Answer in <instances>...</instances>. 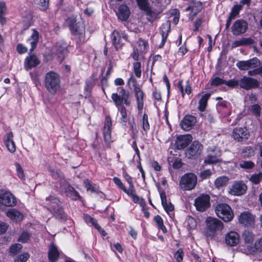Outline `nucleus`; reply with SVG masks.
Instances as JSON below:
<instances>
[{"label":"nucleus","instance_id":"40","mask_svg":"<svg viewBox=\"0 0 262 262\" xmlns=\"http://www.w3.org/2000/svg\"><path fill=\"white\" fill-rule=\"evenodd\" d=\"M241 155L244 159L251 158L255 155L254 148L250 146H246L242 149Z\"/></svg>","mask_w":262,"mask_h":262},{"label":"nucleus","instance_id":"37","mask_svg":"<svg viewBox=\"0 0 262 262\" xmlns=\"http://www.w3.org/2000/svg\"><path fill=\"white\" fill-rule=\"evenodd\" d=\"M143 11L145 12L147 15V19L149 21H152L157 19L161 13L160 11L152 9L149 6L147 7V9H144Z\"/></svg>","mask_w":262,"mask_h":262},{"label":"nucleus","instance_id":"21","mask_svg":"<svg viewBox=\"0 0 262 262\" xmlns=\"http://www.w3.org/2000/svg\"><path fill=\"white\" fill-rule=\"evenodd\" d=\"M239 241V235L235 231H231L226 234L225 242L227 245L233 247L237 245Z\"/></svg>","mask_w":262,"mask_h":262},{"label":"nucleus","instance_id":"14","mask_svg":"<svg viewBox=\"0 0 262 262\" xmlns=\"http://www.w3.org/2000/svg\"><path fill=\"white\" fill-rule=\"evenodd\" d=\"M192 140V137L190 134L179 135L175 140L174 148L178 150H183L191 143Z\"/></svg>","mask_w":262,"mask_h":262},{"label":"nucleus","instance_id":"16","mask_svg":"<svg viewBox=\"0 0 262 262\" xmlns=\"http://www.w3.org/2000/svg\"><path fill=\"white\" fill-rule=\"evenodd\" d=\"M256 216L249 211L242 212L238 217L239 223L246 227H253L255 222Z\"/></svg>","mask_w":262,"mask_h":262},{"label":"nucleus","instance_id":"42","mask_svg":"<svg viewBox=\"0 0 262 262\" xmlns=\"http://www.w3.org/2000/svg\"><path fill=\"white\" fill-rule=\"evenodd\" d=\"M83 183L87 191H90L92 193L96 192L97 193L100 192L99 190V187L97 186L96 184L93 183L89 179H85Z\"/></svg>","mask_w":262,"mask_h":262},{"label":"nucleus","instance_id":"10","mask_svg":"<svg viewBox=\"0 0 262 262\" xmlns=\"http://www.w3.org/2000/svg\"><path fill=\"white\" fill-rule=\"evenodd\" d=\"M259 85V81L251 77L244 76L239 79L240 88L247 91L257 89Z\"/></svg>","mask_w":262,"mask_h":262},{"label":"nucleus","instance_id":"52","mask_svg":"<svg viewBox=\"0 0 262 262\" xmlns=\"http://www.w3.org/2000/svg\"><path fill=\"white\" fill-rule=\"evenodd\" d=\"M243 237L245 243L251 244L254 241V235L252 231L245 230L243 233Z\"/></svg>","mask_w":262,"mask_h":262},{"label":"nucleus","instance_id":"51","mask_svg":"<svg viewBox=\"0 0 262 262\" xmlns=\"http://www.w3.org/2000/svg\"><path fill=\"white\" fill-rule=\"evenodd\" d=\"M133 70L135 76L140 78L142 74L141 63L139 61L134 62L133 63Z\"/></svg>","mask_w":262,"mask_h":262},{"label":"nucleus","instance_id":"3","mask_svg":"<svg viewBox=\"0 0 262 262\" xmlns=\"http://www.w3.org/2000/svg\"><path fill=\"white\" fill-rule=\"evenodd\" d=\"M206 223L205 235L211 239L214 238L217 232L221 231L224 228L223 223L216 218L207 217Z\"/></svg>","mask_w":262,"mask_h":262},{"label":"nucleus","instance_id":"39","mask_svg":"<svg viewBox=\"0 0 262 262\" xmlns=\"http://www.w3.org/2000/svg\"><path fill=\"white\" fill-rule=\"evenodd\" d=\"M138 47H137L139 50H140L141 54H146L149 48V44L148 41L142 39V38H139L136 41Z\"/></svg>","mask_w":262,"mask_h":262},{"label":"nucleus","instance_id":"18","mask_svg":"<svg viewBox=\"0 0 262 262\" xmlns=\"http://www.w3.org/2000/svg\"><path fill=\"white\" fill-rule=\"evenodd\" d=\"M247 190V185L243 181H239L234 182L229 192L234 195L239 196L244 194Z\"/></svg>","mask_w":262,"mask_h":262},{"label":"nucleus","instance_id":"26","mask_svg":"<svg viewBox=\"0 0 262 262\" xmlns=\"http://www.w3.org/2000/svg\"><path fill=\"white\" fill-rule=\"evenodd\" d=\"M256 42L251 37H243L239 40L234 41L232 43V47L235 48L241 46H248L253 45L254 49H256L255 45Z\"/></svg>","mask_w":262,"mask_h":262},{"label":"nucleus","instance_id":"7","mask_svg":"<svg viewBox=\"0 0 262 262\" xmlns=\"http://www.w3.org/2000/svg\"><path fill=\"white\" fill-rule=\"evenodd\" d=\"M210 196L206 193H202L196 197L194 201V205L196 210L200 212H204L210 207Z\"/></svg>","mask_w":262,"mask_h":262},{"label":"nucleus","instance_id":"57","mask_svg":"<svg viewBox=\"0 0 262 262\" xmlns=\"http://www.w3.org/2000/svg\"><path fill=\"white\" fill-rule=\"evenodd\" d=\"M39 34H32L31 39L30 42L31 45V48L30 49V52H33L37 47V44L39 40Z\"/></svg>","mask_w":262,"mask_h":262},{"label":"nucleus","instance_id":"8","mask_svg":"<svg viewBox=\"0 0 262 262\" xmlns=\"http://www.w3.org/2000/svg\"><path fill=\"white\" fill-rule=\"evenodd\" d=\"M113 181L115 185L124 193H125L128 196L131 198L132 201L134 203H138L139 200V197L136 193L135 189H130L129 185L128 189L125 186L124 184L122 182L120 179L118 177H115L113 179Z\"/></svg>","mask_w":262,"mask_h":262},{"label":"nucleus","instance_id":"33","mask_svg":"<svg viewBox=\"0 0 262 262\" xmlns=\"http://www.w3.org/2000/svg\"><path fill=\"white\" fill-rule=\"evenodd\" d=\"M160 194L161 203L165 211L167 213L169 211H173L174 210V206L171 202L167 201L165 192L163 191L161 192Z\"/></svg>","mask_w":262,"mask_h":262},{"label":"nucleus","instance_id":"27","mask_svg":"<svg viewBox=\"0 0 262 262\" xmlns=\"http://www.w3.org/2000/svg\"><path fill=\"white\" fill-rule=\"evenodd\" d=\"M60 256V253L58 248L54 243H52L49 246L48 252V257L49 262H56Z\"/></svg>","mask_w":262,"mask_h":262},{"label":"nucleus","instance_id":"30","mask_svg":"<svg viewBox=\"0 0 262 262\" xmlns=\"http://www.w3.org/2000/svg\"><path fill=\"white\" fill-rule=\"evenodd\" d=\"M67 45L66 43L57 42L55 48L58 57L63 60L68 53Z\"/></svg>","mask_w":262,"mask_h":262},{"label":"nucleus","instance_id":"61","mask_svg":"<svg viewBox=\"0 0 262 262\" xmlns=\"http://www.w3.org/2000/svg\"><path fill=\"white\" fill-rule=\"evenodd\" d=\"M184 253L183 249L179 248L173 254V257L177 262H183Z\"/></svg>","mask_w":262,"mask_h":262},{"label":"nucleus","instance_id":"46","mask_svg":"<svg viewBox=\"0 0 262 262\" xmlns=\"http://www.w3.org/2000/svg\"><path fill=\"white\" fill-rule=\"evenodd\" d=\"M141 123L142 129L145 133L148 132L150 129V124L148 120V116L146 113H144L142 116Z\"/></svg>","mask_w":262,"mask_h":262},{"label":"nucleus","instance_id":"58","mask_svg":"<svg viewBox=\"0 0 262 262\" xmlns=\"http://www.w3.org/2000/svg\"><path fill=\"white\" fill-rule=\"evenodd\" d=\"M83 219L85 223L87 224H91L95 228L99 225L97 220L95 218L91 217L88 214H84Z\"/></svg>","mask_w":262,"mask_h":262},{"label":"nucleus","instance_id":"62","mask_svg":"<svg viewBox=\"0 0 262 262\" xmlns=\"http://www.w3.org/2000/svg\"><path fill=\"white\" fill-rule=\"evenodd\" d=\"M225 80L219 77H215L214 78H212L210 80V84L212 86H218L222 84H225Z\"/></svg>","mask_w":262,"mask_h":262},{"label":"nucleus","instance_id":"38","mask_svg":"<svg viewBox=\"0 0 262 262\" xmlns=\"http://www.w3.org/2000/svg\"><path fill=\"white\" fill-rule=\"evenodd\" d=\"M210 96L211 94L210 93H207L205 94L201 97V99L199 101L198 106V109L200 112H203L206 110L208 100L210 98Z\"/></svg>","mask_w":262,"mask_h":262},{"label":"nucleus","instance_id":"19","mask_svg":"<svg viewBox=\"0 0 262 262\" xmlns=\"http://www.w3.org/2000/svg\"><path fill=\"white\" fill-rule=\"evenodd\" d=\"M40 63V61L34 54L27 56L24 61V68L29 71L32 68L37 67Z\"/></svg>","mask_w":262,"mask_h":262},{"label":"nucleus","instance_id":"49","mask_svg":"<svg viewBox=\"0 0 262 262\" xmlns=\"http://www.w3.org/2000/svg\"><path fill=\"white\" fill-rule=\"evenodd\" d=\"M145 54H141L140 50H139L136 47H134L133 51L130 54V57L132 58L135 62L138 61L140 56L142 58H144Z\"/></svg>","mask_w":262,"mask_h":262},{"label":"nucleus","instance_id":"15","mask_svg":"<svg viewBox=\"0 0 262 262\" xmlns=\"http://www.w3.org/2000/svg\"><path fill=\"white\" fill-rule=\"evenodd\" d=\"M136 103L138 114H141L144 108V99L145 94L143 91L142 87H135L133 90Z\"/></svg>","mask_w":262,"mask_h":262},{"label":"nucleus","instance_id":"1","mask_svg":"<svg viewBox=\"0 0 262 262\" xmlns=\"http://www.w3.org/2000/svg\"><path fill=\"white\" fill-rule=\"evenodd\" d=\"M117 93L112 94L111 98L120 114V123L126 126L128 121V116L125 105L130 106L131 105L130 92L122 86L117 88Z\"/></svg>","mask_w":262,"mask_h":262},{"label":"nucleus","instance_id":"35","mask_svg":"<svg viewBox=\"0 0 262 262\" xmlns=\"http://www.w3.org/2000/svg\"><path fill=\"white\" fill-rule=\"evenodd\" d=\"M246 249L249 254H253L256 252H262V238L256 240L254 246H247Z\"/></svg>","mask_w":262,"mask_h":262},{"label":"nucleus","instance_id":"12","mask_svg":"<svg viewBox=\"0 0 262 262\" xmlns=\"http://www.w3.org/2000/svg\"><path fill=\"white\" fill-rule=\"evenodd\" d=\"M249 136V132L246 127L234 128L231 134V137L237 142H242L244 141L247 140Z\"/></svg>","mask_w":262,"mask_h":262},{"label":"nucleus","instance_id":"56","mask_svg":"<svg viewBox=\"0 0 262 262\" xmlns=\"http://www.w3.org/2000/svg\"><path fill=\"white\" fill-rule=\"evenodd\" d=\"M239 166L245 170H251L255 167V164L252 161H243L239 163Z\"/></svg>","mask_w":262,"mask_h":262},{"label":"nucleus","instance_id":"17","mask_svg":"<svg viewBox=\"0 0 262 262\" xmlns=\"http://www.w3.org/2000/svg\"><path fill=\"white\" fill-rule=\"evenodd\" d=\"M197 120L196 117L190 114H187L181 121L180 125L181 128L185 131H189L195 126Z\"/></svg>","mask_w":262,"mask_h":262},{"label":"nucleus","instance_id":"4","mask_svg":"<svg viewBox=\"0 0 262 262\" xmlns=\"http://www.w3.org/2000/svg\"><path fill=\"white\" fill-rule=\"evenodd\" d=\"M217 216L225 222H228L232 220L234 213L231 207L226 203L218 204L215 209Z\"/></svg>","mask_w":262,"mask_h":262},{"label":"nucleus","instance_id":"22","mask_svg":"<svg viewBox=\"0 0 262 262\" xmlns=\"http://www.w3.org/2000/svg\"><path fill=\"white\" fill-rule=\"evenodd\" d=\"M13 134L12 132H10L5 135L3 141L7 147L8 150L11 153H14L16 151V145L13 139Z\"/></svg>","mask_w":262,"mask_h":262},{"label":"nucleus","instance_id":"29","mask_svg":"<svg viewBox=\"0 0 262 262\" xmlns=\"http://www.w3.org/2000/svg\"><path fill=\"white\" fill-rule=\"evenodd\" d=\"M7 216L11 220L16 222H19L24 218V215L19 211L15 209H9L6 212Z\"/></svg>","mask_w":262,"mask_h":262},{"label":"nucleus","instance_id":"31","mask_svg":"<svg viewBox=\"0 0 262 262\" xmlns=\"http://www.w3.org/2000/svg\"><path fill=\"white\" fill-rule=\"evenodd\" d=\"M129 8L126 5H121L119 7L117 15L119 19L122 20H126L130 15Z\"/></svg>","mask_w":262,"mask_h":262},{"label":"nucleus","instance_id":"28","mask_svg":"<svg viewBox=\"0 0 262 262\" xmlns=\"http://www.w3.org/2000/svg\"><path fill=\"white\" fill-rule=\"evenodd\" d=\"M243 7L242 6V5L240 4H237L233 6L227 20L226 25V28H228L229 27L231 20L238 15L240 11L243 9Z\"/></svg>","mask_w":262,"mask_h":262},{"label":"nucleus","instance_id":"41","mask_svg":"<svg viewBox=\"0 0 262 262\" xmlns=\"http://www.w3.org/2000/svg\"><path fill=\"white\" fill-rule=\"evenodd\" d=\"M49 171L51 173L52 178L58 181H61L64 179V173L59 169L50 168Z\"/></svg>","mask_w":262,"mask_h":262},{"label":"nucleus","instance_id":"11","mask_svg":"<svg viewBox=\"0 0 262 262\" xmlns=\"http://www.w3.org/2000/svg\"><path fill=\"white\" fill-rule=\"evenodd\" d=\"M261 64L260 60L256 57L247 60L238 61L236 66L241 71H247L250 69L256 68Z\"/></svg>","mask_w":262,"mask_h":262},{"label":"nucleus","instance_id":"60","mask_svg":"<svg viewBox=\"0 0 262 262\" xmlns=\"http://www.w3.org/2000/svg\"><path fill=\"white\" fill-rule=\"evenodd\" d=\"M262 180V173L259 172L252 174L249 178V181L255 185L258 184Z\"/></svg>","mask_w":262,"mask_h":262},{"label":"nucleus","instance_id":"59","mask_svg":"<svg viewBox=\"0 0 262 262\" xmlns=\"http://www.w3.org/2000/svg\"><path fill=\"white\" fill-rule=\"evenodd\" d=\"M252 69V70H249L248 72V75L249 77L259 75L262 78V62L259 67L256 68H253Z\"/></svg>","mask_w":262,"mask_h":262},{"label":"nucleus","instance_id":"23","mask_svg":"<svg viewBox=\"0 0 262 262\" xmlns=\"http://www.w3.org/2000/svg\"><path fill=\"white\" fill-rule=\"evenodd\" d=\"M248 25L243 19L236 20L231 27L233 33H245L248 29Z\"/></svg>","mask_w":262,"mask_h":262},{"label":"nucleus","instance_id":"53","mask_svg":"<svg viewBox=\"0 0 262 262\" xmlns=\"http://www.w3.org/2000/svg\"><path fill=\"white\" fill-rule=\"evenodd\" d=\"M93 87V82L90 81H86L84 88V94L85 98H89L91 96V92Z\"/></svg>","mask_w":262,"mask_h":262},{"label":"nucleus","instance_id":"13","mask_svg":"<svg viewBox=\"0 0 262 262\" xmlns=\"http://www.w3.org/2000/svg\"><path fill=\"white\" fill-rule=\"evenodd\" d=\"M112 121L110 115L106 116L104 119L103 129V136L104 141L108 147H110V143L113 142L111 139Z\"/></svg>","mask_w":262,"mask_h":262},{"label":"nucleus","instance_id":"48","mask_svg":"<svg viewBox=\"0 0 262 262\" xmlns=\"http://www.w3.org/2000/svg\"><path fill=\"white\" fill-rule=\"evenodd\" d=\"M249 110L256 118H257L260 116L261 108L258 104L250 105Z\"/></svg>","mask_w":262,"mask_h":262},{"label":"nucleus","instance_id":"6","mask_svg":"<svg viewBox=\"0 0 262 262\" xmlns=\"http://www.w3.org/2000/svg\"><path fill=\"white\" fill-rule=\"evenodd\" d=\"M197 177L193 173H187L184 174L180 181V184L182 189L185 190H191L196 186Z\"/></svg>","mask_w":262,"mask_h":262},{"label":"nucleus","instance_id":"43","mask_svg":"<svg viewBox=\"0 0 262 262\" xmlns=\"http://www.w3.org/2000/svg\"><path fill=\"white\" fill-rule=\"evenodd\" d=\"M153 221L158 229L161 230L163 233H166L167 232V228L164 225L163 220L160 215H156L153 219Z\"/></svg>","mask_w":262,"mask_h":262},{"label":"nucleus","instance_id":"63","mask_svg":"<svg viewBox=\"0 0 262 262\" xmlns=\"http://www.w3.org/2000/svg\"><path fill=\"white\" fill-rule=\"evenodd\" d=\"M38 8L42 11L46 10L49 7V0H36Z\"/></svg>","mask_w":262,"mask_h":262},{"label":"nucleus","instance_id":"25","mask_svg":"<svg viewBox=\"0 0 262 262\" xmlns=\"http://www.w3.org/2000/svg\"><path fill=\"white\" fill-rule=\"evenodd\" d=\"M60 205V201L54 195H50L46 198V207L50 212Z\"/></svg>","mask_w":262,"mask_h":262},{"label":"nucleus","instance_id":"54","mask_svg":"<svg viewBox=\"0 0 262 262\" xmlns=\"http://www.w3.org/2000/svg\"><path fill=\"white\" fill-rule=\"evenodd\" d=\"M23 248V246L19 243L14 244L11 245L9 249V253L10 255L14 256L17 255Z\"/></svg>","mask_w":262,"mask_h":262},{"label":"nucleus","instance_id":"9","mask_svg":"<svg viewBox=\"0 0 262 262\" xmlns=\"http://www.w3.org/2000/svg\"><path fill=\"white\" fill-rule=\"evenodd\" d=\"M16 204V199L12 193L0 189V205L6 207H14Z\"/></svg>","mask_w":262,"mask_h":262},{"label":"nucleus","instance_id":"20","mask_svg":"<svg viewBox=\"0 0 262 262\" xmlns=\"http://www.w3.org/2000/svg\"><path fill=\"white\" fill-rule=\"evenodd\" d=\"M70 30L75 33H82L84 31L83 23L82 21H77L75 18H70L67 20Z\"/></svg>","mask_w":262,"mask_h":262},{"label":"nucleus","instance_id":"5","mask_svg":"<svg viewBox=\"0 0 262 262\" xmlns=\"http://www.w3.org/2000/svg\"><path fill=\"white\" fill-rule=\"evenodd\" d=\"M203 150V145L198 140L191 142L189 147L185 150V155L189 159H197L202 154Z\"/></svg>","mask_w":262,"mask_h":262},{"label":"nucleus","instance_id":"36","mask_svg":"<svg viewBox=\"0 0 262 262\" xmlns=\"http://www.w3.org/2000/svg\"><path fill=\"white\" fill-rule=\"evenodd\" d=\"M111 38L116 51L122 48L124 43L122 41L121 34H112Z\"/></svg>","mask_w":262,"mask_h":262},{"label":"nucleus","instance_id":"50","mask_svg":"<svg viewBox=\"0 0 262 262\" xmlns=\"http://www.w3.org/2000/svg\"><path fill=\"white\" fill-rule=\"evenodd\" d=\"M192 6V13L193 15H195L198 13L200 12L203 9V5L201 2L192 1L191 2Z\"/></svg>","mask_w":262,"mask_h":262},{"label":"nucleus","instance_id":"55","mask_svg":"<svg viewBox=\"0 0 262 262\" xmlns=\"http://www.w3.org/2000/svg\"><path fill=\"white\" fill-rule=\"evenodd\" d=\"M15 166L16 167V174L17 177L20 180L25 181L26 180V177L24 169L21 165L19 163L16 162L15 163Z\"/></svg>","mask_w":262,"mask_h":262},{"label":"nucleus","instance_id":"34","mask_svg":"<svg viewBox=\"0 0 262 262\" xmlns=\"http://www.w3.org/2000/svg\"><path fill=\"white\" fill-rule=\"evenodd\" d=\"M64 192L72 200L77 201L81 198L78 192L71 185H68V187L66 188Z\"/></svg>","mask_w":262,"mask_h":262},{"label":"nucleus","instance_id":"24","mask_svg":"<svg viewBox=\"0 0 262 262\" xmlns=\"http://www.w3.org/2000/svg\"><path fill=\"white\" fill-rule=\"evenodd\" d=\"M53 216L61 222H66L68 220L67 213L61 205L50 211Z\"/></svg>","mask_w":262,"mask_h":262},{"label":"nucleus","instance_id":"45","mask_svg":"<svg viewBox=\"0 0 262 262\" xmlns=\"http://www.w3.org/2000/svg\"><path fill=\"white\" fill-rule=\"evenodd\" d=\"M30 75L32 80L33 83L35 84L36 86H38L41 85L40 82V73L39 71L37 70H34L32 72L30 73Z\"/></svg>","mask_w":262,"mask_h":262},{"label":"nucleus","instance_id":"64","mask_svg":"<svg viewBox=\"0 0 262 262\" xmlns=\"http://www.w3.org/2000/svg\"><path fill=\"white\" fill-rule=\"evenodd\" d=\"M30 257V254L27 253H24L18 255L14 259V262H26Z\"/></svg>","mask_w":262,"mask_h":262},{"label":"nucleus","instance_id":"32","mask_svg":"<svg viewBox=\"0 0 262 262\" xmlns=\"http://www.w3.org/2000/svg\"><path fill=\"white\" fill-rule=\"evenodd\" d=\"M221 155L216 154L213 151L212 153L209 154L205 159L204 160V163L206 164H214L218 163L221 161L220 159Z\"/></svg>","mask_w":262,"mask_h":262},{"label":"nucleus","instance_id":"47","mask_svg":"<svg viewBox=\"0 0 262 262\" xmlns=\"http://www.w3.org/2000/svg\"><path fill=\"white\" fill-rule=\"evenodd\" d=\"M168 162L172 164V167L175 169H180L183 165L182 160L179 158H169Z\"/></svg>","mask_w":262,"mask_h":262},{"label":"nucleus","instance_id":"44","mask_svg":"<svg viewBox=\"0 0 262 262\" xmlns=\"http://www.w3.org/2000/svg\"><path fill=\"white\" fill-rule=\"evenodd\" d=\"M229 178L226 176H221L217 178L214 181L215 187L220 189L227 185L229 181Z\"/></svg>","mask_w":262,"mask_h":262},{"label":"nucleus","instance_id":"2","mask_svg":"<svg viewBox=\"0 0 262 262\" xmlns=\"http://www.w3.org/2000/svg\"><path fill=\"white\" fill-rule=\"evenodd\" d=\"M44 84L47 91L52 95H55L61 88L60 75L53 71L47 72L45 76Z\"/></svg>","mask_w":262,"mask_h":262}]
</instances>
